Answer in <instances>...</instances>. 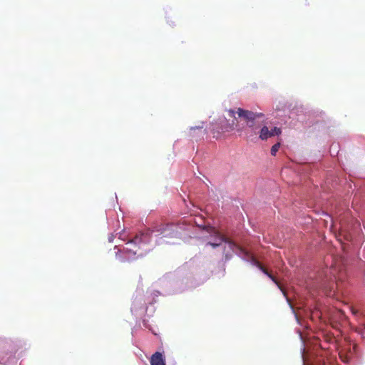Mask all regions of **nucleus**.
<instances>
[{"label": "nucleus", "instance_id": "f257e3e1", "mask_svg": "<svg viewBox=\"0 0 365 365\" xmlns=\"http://www.w3.org/2000/svg\"><path fill=\"white\" fill-rule=\"evenodd\" d=\"M153 232H158L161 235L160 239L169 245L175 243V240L182 238V227L174 224L160 225L153 230Z\"/></svg>", "mask_w": 365, "mask_h": 365}, {"label": "nucleus", "instance_id": "f03ea898", "mask_svg": "<svg viewBox=\"0 0 365 365\" xmlns=\"http://www.w3.org/2000/svg\"><path fill=\"white\" fill-rule=\"evenodd\" d=\"M227 113L230 117L234 118L235 121L236 120L235 114L237 113L239 118L245 120L248 128L252 129H254L255 120L257 118L264 117V114L262 113L253 112L241 108H237V110L230 109L227 110Z\"/></svg>", "mask_w": 365, "mask_h": 365}, {"label": "nucleus", "instance_id": "7ed1b4c3", "mask_svg": "<svg viewBox=\"0 0 365 365\" xmlns=\"http://www.w3.org/2000/svg\"><path fill=\"white\" fill-rule=\"evenodd\" d=\"M237 123L235 120L232 123H229L225 118H219L215 122L210 124V132L213 135V138H219L224 133L230 132L235 129Z\"/></svg>", "mask_w": 365, "mask_h": 365}, {"label": "nucleus", "instance_id": "20e7f679", "mask_svg": "<svg viewBox=\"0 0 365 365\" xmlns=\"http://www.w3.org/2000/svg\"><path fill=\"white\" fill-rule=\"evenodd\" d=\"M203 123L201 125L190 127L188 130V135L195 140L203 138L207 134L206 129H203Z\"/></svg>", "mask_w": 365, "mask_h": 365}, {"label": "nucleus", "instance_id": "39448f33", "mask_svg": "<svg viewBox=\"0 0 365 365\" xmlns=\"http://www.w3.org/2000/svg\"><path fill=\"white\" fill-rule=\"evenodd\" d=\"M253 261L255 266L257 267L267 276H268L269 278H270L278 286V287L282 289V287H280V284L276 277L273 276L270 272H269L268 270L264 267L259 261L256 259H254Z\"/></svg>", "mask_w": 365, "mask_h": 365}, {"label": "nucleus", "instance_id": "423d86ee", "mask_svg": "<svg viewBox=\"0 0 365 365\" xmlns=\"http://www.w3.org/2000/svg\"><path fill=\"white\" fill-rule=\"evenodd\" d=\"M150 365H165L163 354L160 352H155L150 357Z\"/></svg>", "mask_w": 365, "mask_h": 365}, {"label": "nucleus", "instance_id": "0eeeda50", "mask_svg": "<svg viewBox=\"0 0 365 365\" xmlns=\"http://www.w3.org/2000/svg\"><path fill=\"white\" fill-rule=\"evenodd\" d=\"M143 237L144 235L142 233L136 235L133 239L128 241V245H134L135 248H138L143 242Z\"/></svg>", "mask_w": 365, "mask_h": 365}, {"label": "nucleus", "instance_id": "6e6552de", "mask_svg": "<svg viewBox=\"0 0 365 365\" xmlns=\"http://www.w3.org/2000/svg\"><path fill=\"white\" fill-rule=\"evenodd\" d=\"M272 136L273 133H271V130H269L267 126L264 125L261 128L259 136L261 140H264Z\"/></svg>", "mask_w": 365, "mask_h": 365}, {"label": "nucleus", "instance_id": "1a4fd4ad", "mask_svg": "<svg viewBox=\"0 0 365 365\" xmlns=\"http://www.w3.org/2000/svg\"><path fill=\"white\" fill-rule=\"evenodd\" d=\"M138 248H135L134 245H128V242L125 244V247H123V251L128 255H136Z\"/></svg>", "mask_w": 365, "mask_h": 365}, {"label": "nucleus", "instance_id": "9d476101", "mask_svg": "<svg viewBox=\"0 0 365 365\" xmlns=\"http://www.w3.org/2000/svg\"><path fill=\"white\" fill-rule=\"evenodd\" d=\"M217 235V242H208V245H211L213 248H215L221 245V243L225 241V237L221 235L219 232H216Z\"/></svg>", "mask_w": 365, "mask_h": 365}, {"label": "nucleus", "instance_id": "9b49d317", "mask_svg": "<svg viewBox=\"0 0 365 365\" xmlns=\"http://www.w3.org/2000/svg\"><path fill=\"white\" fill-rule=\"evenodd\" d=\"M280 148V143H277L272 145L271 148V154L272 155H275L276 153L278 152L279 149Z\"/></svg>", "mask_w": 365, "mask_h": 365}, {"label": "nucleus", "instance_id": "f8f14e48", "mask_svg": "<svg viewBox=\"0 0 365 365\" xmlns=\"http://www.w3.org/2000/svg\"><path fill=\"white\" fill-rule=\"evenodd\" d=\"M271 133H273V136L279 135V134H281V130L277 127H274L271 130Z\"/></svg>", "mask_w": 365, "mask_h": 365}, {"label": "nucleus", "instance_id": "ddd939ff", "mask_svg": "<svg viewBox=\"0 0 365 365\" xmlns=\"http://www.w3.org/2000/svg\"><path fill=\"white\" fill-rule=\"evenodd\" d=\"M352 313L356 314V312L352 309Z\"/></svg>", "mask_w": 365, "mask_h": 365}]
</instances>
